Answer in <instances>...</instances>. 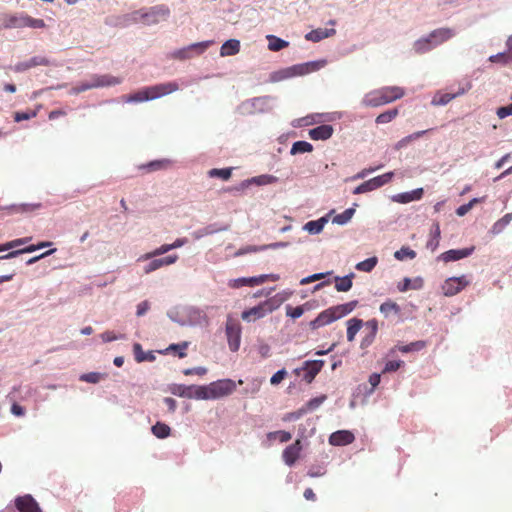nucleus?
Here are the masks:
<instances>
[{"label":"nucleus","instance_id":"nucleus-1","mask_svg":"<svg viewBox=\"0 0 512 512\" xmlns=\"http://www.w3.org/2000/svg\"><path fill=\"white\" fill-rule=\"evenodd\" d=\"M405 95L403 88L398 86H386L367 93L362 99V105L366 107H378L402 98Z\"/></svg>","mask_w":512,"mask_h":512},{"label":"nucleus","instance_id":"nucleus-2","mask_svg":"<svg viewBox=\"0 0 512 512\" xmlns=\"http://www.w3.org/2000/svg\"><path fill=\"white\" fill-rule=\"evenodd\" d=\"M455 34V31L451 28H438L430 32L426 37H422L415 41L413 48L417 54H424L431 49L447 42L453 38Z\"/></svg>","mask_w":512,"mask_h":512},{"label":"nucleus","instance_id":"nucleus-3","mask_svg":"<svg viewBox=\"0 0 512 512\" xmlns=\"http://www.w3.org/2000/svg\"><path fill=\"white\" fill-rule=\"evenodd\" d=\"M170 15V10L165 5H157L148 9H140L128 15V20L133 23L141 22L144 25H155L166 20Z\"/></svg>","mask_w":512,"mask_h":512},{"label":"nucleus","instance_id":"nucleus-4","mask_svg":"<svg viewBox=\"0 0 512 512\" xmlns=\"http://www.w3.org/2000/svg\"><path fill=\"white\" fill-rule=\"evenodd\" d=\"M279 306V303H277L274 299H268L263 302H261L259 305L252 307L250 309H247L242 312L241 318L244 321H255L257 319L263 318L268 313H271L275 309H277Z\"/></svg>","mask_w":512,"mask_h":512},{"label":"nucleus","instance_id":"nucleus-5","mask_svg":"<svg viewBox=\"0 0 512 512\" xmlns=\"http://www.w3.org/2000/svg\"><path fill=\"white\" fill-rule=\"evenodd\" d=\"M121 81L111 75H93L88 81L81 82L77 86L74 87V91L76 93H81L89 89L104 87V86H112L119 84Z\"/></svg>","mask_w":512,"mask_h":512},{"label":"nucleus","instance_id":"nucleus-6","mask_svg":"<svg viewBox=\"0 0 512 512\" xmlns=\"http://www.w3.org/2000/svg\"><path fill=\"white\" fill-rule=\"evenodd\" d=\"M225 333L228 341L229 349L232 352H236L239 350L240 342H241V326L236 321L231 319L230 317L227 319Z\"/></svg>","mask_w":512,"mask_h":512},{"label":"nucleus","instance_id":"nucleus-7","mask_svg":"<svg viewBox=\"0 0 512 512\" xmlns=\"http://www.w3.org/2000/svg\"><path fill=\"white\" fill-rule=\"evenodd\" d=\"M393 176H394L393 172H387L385 174L371 178V179L363 182L359 186H357L354 189L353 194H362V193L370 192L377 188H380L383 185L389 183L392 180Z\"/></svg>","mask_w":512,"mask_h":512},{"label":"nucleus","instance_id":"nucleus-8","mask_svg":"<svg viewBox=\"0 0 512 512\" xmlns=\"http://www.w3.org/2000/svg\"><path fill=\"white\" fill-rule=\"evenodd\" d=\"M309 72V64L294 65L271 73L270 80L279 82L297 75H304Z\"/></svg>","mask_w":512,"mask_h":512},{"label":"nucleus","instance_id":"nucleus-9","mask_svg":"<svg viewBox=\"0 0 512 512\" xmlns=\"http://www.w3.org/2000/svg\"><path fill=\"white\" fill-rule=\"evenodd\" d=\"M469 284L470 280H468L464 275L460 277H451L444 282L442 290L445 296H454Z\"/></svg>","mask_w":512,"mask_h":512},{"label":"nucleus","instance_id":"nucleus-10","mask_svg":"<svg viewBox=\"0 0 512 512\" xmlns=\"http://www.w3.org/2000/svg\"><path fill=\"white\" fill-rule=\"evenodd\" d=\"M214 399L232 394L236 390V383L231 379H222L210 383Z\"/></svg>","mask_w":512,"mask_h":512},{"label":"nucleus","instance_id":"nucleus-11","mask_svg":"<svg viewBox=\"0 0 512 512\" xmlns=\"http://www.w3.org/2000/svg\"><path fill=\"white\" fill-rule=\"evenodd\" d=\"M470 88H471V84L467 83V85L465 87H460L455 93L437 92L433 96V98L431 100V104L433 106H443V105H446L450 101L455 99L456 97L464 95L468 90H470Z\"/></svg>","mask_w":512,"mask_h":512},{"label":"nucleus","instance_id":"nucleus-12","mask_svg":"<svg viewBox=\"0 0 512 512\" xmlns=\"http://www.w3.org/2000/svg\"><path fill=\"white\" fill-rule=\"evenodd\" d=\"M151 100L168 95L179 89V85L176 82L160 83L147 87Z\"/></svg>","mask_w":512,"mask_h":512},{"label":"nucleus","instance_id":"nucleus-13","mask_svg":"<svg viewBox=\"0 0 512 512\" xmlns=\"http://www.w3.org/2000/svg\"><path fill=\"white\" fill-rule=\"evenodd\" d=\"M302 451V443L301 440L297 439L294 443L287 446L283 453L282 458L286 465L293 466L296 461L299 459Z\"/></svg>","mask_w":512,"mask_h":512},{"label":"nucleus","instance_id":"nucleus-14","mask_svg":"<svg viewBox=\"0 0 512 512\" xmlns=\"http://www.w3.org/2000/svg\"><path fill=\"white\" fill-rule=\"evenodd\" d=\"M15 506L20 512H41L38 503L31 495L18 497Z\"/></svg>","mask_w":512,"mask_h":512},{"label":"nucleus","instance_id":"nucleus-15","mask_svg":"<svg viewBox=\"0 0 512 512\" xmlns=\"http://www.w3.org/2000/svg\"><path fill=\"white\" fill-rule=\"evenodd\" d=\"M49 65H50V61L46 57L35 56L27 61H22V62L17 63L14 66V71L15 72H24V71L34 68L36 66H49Z\"/></svg>","mask_w":512,"mask_h":512},{"label":"nucleus","instance_id":"nucleus-16","mask_svg":"<svg viewBox=\"0 0 512 512\" xmlns=\"http://www.w3.org/2000/svg\"><path fill=\"white\" fill-rule=\"evenodd\" d=\"M474 249V246L463 249H451L442 253L440 255V258L444 262L457 261L470 256L473 253Z\"/></svg>","mask_w":512,"mask_h":512},{"label":"nucleus","instance_id":"nucleus-17","mask_svg":"<svg viewBox=\"0 0 512 512\" xmlns=\"http://www.w3.org/2000/svg\"><path fill=\"white\" fill-rule=\"evenodd\" d=\"M355 437L352 432L340 430L332 433L329 437V443L334 446H344L351 444Z\"/></svg>","mask_w":512,"mask_h":512},{"label":"nucleus","instance_id":"nucleus-18","mask_svg":"<svg viewBox=\"0 0 512 512\" xmlns=\"http://www.w3.org/2000/svg\"><path fill=\"white\" fill-rule=\"evenodd\" d=\"M365 333L366 335L362 339L361 346L368 347L370 346L378 332V321L376 319H370L365 324Z\"/></svg>","mask_w":512,"mask_h":512},{"label":"nucleus","instance_id":"nucleus-19","mask_svg":"<svg viewBox=\"0 0 512 512\" xmlns=\"http://www.w3.org/2000/svg\"><path fill=\"white\" fill-rule=\"evenodd\" d=\"M323 365L324 361L322 360L306 361L303 367V370L305 371L304 379L310 383L321 371Z\"/></svg>","mask_w":512,"mask_h":512},{"label":"nucleus","instance_id":"nucleus-20","mask_svg":"<svg viewBox=\"0 0 512 512\" xmlns=\"http://www.w3.org/2000/svg\"><path fill=\"white\" fill-rule=\"evenodd\" d=\"M423 188H417L410 192L399 193L393 196L392 200L398 203L406 204L412 201L420 200L423 197Z\"/></svg>","mask_w":512,"mask_h":512},{"label":"nucleus","instance_id":"nucleus-21","mask_svg":"<svg viewBox=\"0 0 512 512\" xmlns=\"http://www.w3.org/2000/svg\"><path fill=\"white\" fill-rule=\"evenodd\" d=\"M333 134V127L328 124L317 126L309 131L312 140H327Z\"/></svg>","mask_w":512,"mask_h":512},{"label":"nucleus","instance_id":"nucleus-22","mask_svg":"<svg viewBox=\"0 0 512 512\" xmlns=\"http://www.w3.org/2000/svg\"><path fill=\"white\" fill-rule=\"evenodd\" d=\"M336 320L330 308L322 311L313 321L310 322L312 329H318Z\"/></svg>","mask_w":512,"mask_h":512},{"label":"nucleus","instance_id":"nucleus-23","mask_svg":"<svg viewBox=\"0 0 512 512\" xmlns=\"http://www.w3.org/2000/svg\"><path fill=\"white\" fill-rule=\"evenodd\" d=\"M336 33L334 28L326 29V28H318L310 31L306 34L305 38L309 41L319 42L325 38L333 36Z\"/></svg>","mask_w":512,"mask_h":512},{"label":"nucleus","instance_id":"nucleus-24","mask_svg":"<svg viewBox=\"0 0 512 512\" xmlns=\"http://www.w3.org/2000/svg\"><path fill=\"white\" fill-rule=\"evenodd\" d=\"M50 245H52L51 242H40L37 245H30V246L25 247L23 249L11 251V252H9L6 255L0 256V260H2V259H11V258H14V257L18 256L19 254H23V253H31V252H34V251H36L38 249H41V248H44V247H48Z\"/></svg>","mask_w":512,"mask_h":512},{"label":"nucleus","instance_id":"nucleus-25","mask_svg":"<svg viewBox=\"0 0 512 512\" xmlns=\"http://www.w3.org/2000/svg\"><path fill=\"white\" fill-rule=\"evenodd\" d=\"M133 353H134L135 360L138 363H141L144 361L153 362L156 359V357L152 351L144 352L140 343H134Z\"/></svg>","mask_w":512,"mask_h":512},{"label":"nucleus","instance_id":"nucleus-26","mask_svg":"<svg viewBox=\"0 0 512 512\" xmlns=\"http://www.w3.org/2000/svg\"><path fill=\"white\" fill-rule=\"evenodd\" d=\"M363 325V321L358 318H352L347 321V340L349 342L354 341L356 334L360 331Z\"/></svg>","mask_w":512,"mask_h":512},{"label":"nucleus","instance_id":"nucleus-27","mask_svg":"<svg viewBox=\"0 0 512 512\" xmlns=\"http://www.w3.org/2000/svg\"><path fill=\"white\" fill-rule=\"evenodd\" d=\"M240 42L236 39L227 40L220 49L221 56H232L239 52Z\"/></svg>","mask_w":512,"mask_h":512},{"label":"nucleus","instance_id":"nucleus-28","mask_svg":"<svg viewBox=\"0 0 512 512\" xmlns=\"http://www.w3.org/2000/svg\"><path fill=\"white\" fill-rule=\"evenodd\" d=\"M268 278H271L272 280H277L278 276L276 275H260L258 277H251V278H241L236 280V282L240 285H259L264 283ZM239 285H236L238 287Z\"/></svg>","mask_w":512,"mask_h":512},{"label":"nucleus","instance_id":"nucleus-29","mask_svg":"<svg viewBox=\"0 0 512 512\" xmlns=\"http://www.w3.org/2000/svg\"><path fill=\"white\" fill-rule=\"evenodd\" d=\"M26 19H27L26 14H22L19 16H9L4 23V27L5 28H24L27 25Z\"/></svg>","mask_w":512,"mask_h":512},{"label":"nucleus","instance_id":"nucleus-30","mask_svg":"<svg viewBox=\"0 0 512 512\" xmlns=\"http://www.w3.org/2000/svg\"><path fill=\"white\" fill-rule=\"evenodd\" d=\"M380 312L385 316L389 317L390 315H399L401 312L400 306L391 300H388L380 305Z\"/></svg>","mask_w":512,"mask_h":512},{"label":"nucleus","instance_id":"nucleus-31","mask_svg":"<svg viewBox=\"0 0 512 512\" xmlns=\"http://www.w3.org/2000/svg\"><path fill=\"white\" fill-rule=\"evenodd\" d=\"M353 274L344 277H335V288L339 292H347L352 287Z\"/></svg>","mask_w":512,"mask_h":512},{"label":"nucleus","instance_id":"nucleus-32","mask_svg":"<svg viewBox=\"0 0 512 512\" xmlns=\"http://www.w3.org/2000/svg\"><path fill=\"white\" fill-rule=\"evenodd\" d=\"M440 240V226L438 223L433 225V228L430 232V239L427 242V248L431 251H435L439 245Z\"/></svg>","mask_w":512,"mask_h":512},{"label":"nucleus","instance_id":"nucleus-33","mask_svg":"<svg viewBox=\"0 0 512 512\" xmlns=\"http://www.w3.org/2000/svg\"><path fill=\"white\" fill-rule=\"evenodd\" d=\"M152 433L154 436H156L159 439L167 438L171 433V428L162 422H157L155 425L151 428Z\"/></svg>","mask_w":512,"mask_h":512},{"label":"nucleus","instance_id":"nucleus-34","mask_svg":"<svg viewBox=\"0 0 512 512\" xmlns=\"http://www.w3.org/2000/svg\"><path fill=\"white\" fill-rule=\"evenodd\" d=\"M326 222L324 218L309 221L304 225V230L308 231L310 234H318L323 230Z\"/></svg>","mask_w":512,"mask_h":512},{"label":"nucleus","instance_id":"nucleus-35","mask_svg":"<svg viewBox=\"0 0 512 512\" xmlns=\"http://www.w3.org/2000/svg\"><path fill=\"white\" fill-rule=\"evenodd\" d=\"M268 39V48L271 51H280L283 48L288 47L289 43L281 38H278L274 35L267 36Z\"/></svg>","mask_w":512,"mask_h":512},{"label":"nucleus","instance_id":"nucleus-36","mask_svg":"<svg viewBox=\"0 0 512 512\" xmlns=\"http://www.w3.org/2000/svg\"><path fill=\"white\" fill-rule=\"evenodd\" d=\"M194 397L201 400L214 399L210 384L206 386H198L194 390Z\"/></svg>","mask_w":512,"mask_h":512},{"label":"nucleus","instance_id":"nucleus-37","mask_svg":"<svg viewBox=\"0 0 512 512\" xmlns=\"http://www.w3.org/2000/svg\"><path fill=\"white\" fill-rule=\"evenodd\" d=\"M425 346L426 343L424 341H415L407 345H398L395 347V349L400 351L401 353H409L412 351H419L423 349Z\"/></svg>","mask_w":512,"mask_h":512},{"label":"nucleus","instance_id":"nucleus-38","mask_svg":"<svg viewBox=\"0 0 512 512\" xmlns=\"http://www.w3.org/2000/svg\"><path fill=\"white\" fill-rule=\"evenodd\" d=\"M313 150V146L306 141H297L293 143L290 153L292 155L300 154V153H306L311 152Z\"/></svg>","mask_w":512,"mask_h":512},{"label":"nucleus","instance_id":"nucleus-39","mask_svg":"<svg viewBox=\"0 0 512 512\" xmlns=\"http://www.w3.org/2000/svg\"><path fill=\"white\" fill-rule=\"evenodd\" d=\"M399 114V111L397 108L385 111L381 114H379L376 117V123L377 124H385L391 122L393 119H395Z\"/></svg>","mask_w":512,"mask_h":512},{"label":"nucleus","instance_id":"nucleus-40","mask_svg":"<svg viewBox=\"0 0 512 512\" xmlns=\"http://www.w3.org/2000/svg\"><path fill=\"white\" fill-rule=\"evenodd\" d=\"M378 262V259L377 257H371V258H368L364 261H361L359 262L357 265H356V269L359 270V271H363V272H370L374 269V267L376 266Z\"/></svg>","mask_w":512,"mask_h":512},{"label":"nucleus","instance_id":"nucleus-41","mask_svg":"<svg viewBox=\"0 0 512 512\" xmlns=\"http://www.w3.org/2000/svg\"><path fill=\"white\" fill-rule=\"evenodd\" d=\"M207 47V44L204 43H197L191 45L188 49H181L176 52H174L173 56L178 59H186L189 57L188 51L191 49H200V51H203Z\"/></svg>","mask_w":512,"mask_h":512},{"label":"nucleus","instance_id":"nucleus-42","mask_svg":"<svg viewBox=\"0 0 512 512\" xmlns=\"http://www.w3.org/2000/svg\"><path fill=\"white\" fill-rule=\"evenodd\" d=\"M354 213H355L354 208H348L345 211H343L342 213L336 215L334 217V222L337 224H340V225L346 224L348 221L351 220Z\"/></svg>","mask_w":512,"mask_h":512},{"label":"nucleus","instance_id":"nucleus-43","mask_svg":"<svg viewBox=\"0 0 512 512\" xmlns=\"http://www.w3.org/2000/svg\"><path fill=\"white\" fill-rule=\"evenodd\" d=\"M170 250H172L170 247V244H163L160 247L156 248L155 250H153L149 253H146L144 256H142L140 258V260L141 259L147 260V259H151L156 256H160V255H163V254L169 252Z\"/></svg>","mask_w":512,"mask_h":512},{"label":"nucleus","instance_id":"nucleus-44","mask_svg":"<svg viewBox=\"0 0 512 512\" xmlns=\"http://www.w3.org/2000/svg\"><path fill=\"white\" fill-rule=\"evenodd\" d=\"M280 244L279 243H274V244H270V245H263V246H247L245 248H242L240 249L236 255H243V254H246V253H252V252H258V251H262V250H265L267 248H276L278 247Z\"/></svg>","mask_w":512,"mask_h":512},{"label":"nucleus","instance_id":"nucleus-45","mask_svg":"<svg viewBox=\"0 0 512 512\" xmlns=\"http://www.w3.org/2000/svg\"><path fill=\"white\" fill-rule=\"evenodd\" d=\"M79 379L83 382L96 384L104 379V375L98 372H90L82 374Z\"/></svg>","mask_w":512,"mask_h":512},{"label":"nucleus","instance_id":"nucleus-46","mask_svg":"<svg viewBox=\"0 0 512 512\" xmlns=\"http://www.w3.org/2000/svg\"><path fill=\"white\" fill-rule=\"evenodd\" d=\"M394 257L398 260L404 259H414L416 257V252L409 247H402L400 250L396 251Z\"/></svg>","mask_w":512,"mask_h":512},{"label":"nucleus","instance_id":"nucleus-47","mask_svg":"<svg viewBox=\"0 0 512 512\" xmlns=\"http://www.w3.org/2000/svg\"><path fill=\"white\" fill-rule=\"evenodd\" d=\"M147 100H151V98L149 96V91L147 88H145L141 91H138V92L134 93L133 95H130L127 98L128 102H142V101H147Z\"/></svg>","mask_w":512,"mask_h":512},{"label":"nucleus","instance_id":"nucleus-48","mask_svg":"<svg viewBox=\"0 0 512 512\" xmlns=\"http://www.w3.org/2000/svg\"><path fill=\"white\" fill-rule=\"evenodd\" d=\"M232 169L231 168H224V169H211L208 172V175L210 177H219L223 180H228L231 177Z\"/></svg>","mask_w":512,"mask_h":512},{"label":"nucleus","instance_id":"nucleus-49","mask_svg":"<svg viewBox=\"0 0 512 512\" xmlns=\"http://www.w3.org/2000/svg\"><path fill=\"white\" fill-rule=\"evenodd\" d=\"M480 200L478 198H473L472 200H470L468 203L466 204H463L461 206H459L457 209H456V214L460 217L462 216H465L472 208L475 204H477Z\"/></svg>","mask_w":512,"mask_h":512},{"label":"nucleus","instance_id":"nucleus-50","mask_svg":"<svg viewBox=\"0 0 512 512\" xmlns=\"http://www.w3.org/2000/svg\"><path fill=\"white\" fill-rule=\"evenodd\" d=\"M268 438L269 439L278 438L280 442L284 443V442L290 441L292 438V435L290 432L280 430V431L270 432L268 434Z\"/></svg>","mask_w":512,"mask_h":512},{"label":"nucleus","instance_id":"nucleus-51","mask_svg":"<svg viewBox=\"0 0 512 512\" xmlns=\"http://www.w3.org/2000/svg\"><path fill=\"white\" fill-rule=\"evenodd\" d=\"M187 347H188V343L187 342H182V343H179V344H171L165 350V352L172 351V350H177V351H179L178 356L180 358H184L187 355V353L185 352Z\"/></svg>","mask_w":512,"mask_h":512},{"label":"nucleus","instance_id":"nucleus-52","mask_svg":"<svg viewBox=\"0 0 512 512\" xmlns=\"http://www.w3.org/2000/svg\"><path fill=\"white\" fill-rule=\"evenodd\" d=\"M304 313V309L302 306H297V307H292L290 305H287L286 306V315L293 318V319H297L299 317H301Z\"/></svg>","mask_w":512,"mask_h":512},{"label":"nucleus","instance_id":"nucleus-53","mask_svg":"<svg viewBox=\"0 0 512 512\" xmlns=\"http://www.w3.org/2000/svg\"><path fill=\"white\" fill-rule=\"evenodd\" d=\"M253 181L257 183L258 185H266L271 184L277 181V178L272 175H261L258 177L253 178Z\"/></svg>","mask_w":512,"mask_h":512},{"label":"nucleus","instance_id":"nucleus-54","mask_svg":"<svg viewBox=\"0 0 512 512\" xmlns=\"http://www.w3.org/2000/svg\"><path fill=\"white\" fill-rule=\"evenodd\" d=\"M330 273L331 272L316 273V274L310 275L308 277H305V278L301 279L300 284L301 285H306V284H309L311 282L321 280V279L325 278L326 275H329Z\"/></svg>","mask_w":512,"mask_h":512},{"label":"nucleus","instance_id":"nucleus-55","mask_svg":"<svg viewBox=\"0 0 512 512\" xmlns=\"http://www.w3.org/2000/svg\"><path fill=\"white\" fill-rule=\"evenodd\" d=\"M26 21H27L26 27L44 28L46 26L44 20L33 18V17L29 16V15H27Z\"/></svg>","mask_w":512,"mask_h":512},{"label":"nucleus","instance_id":"nucleus-56","mask_svg":"<svg viewBox=\"0 0 512 512\" xmlns=\"http://www.w3.org/2000/svg\"><path fill=\"white\" fill-rule=\"evenodd\" d=\"M124 338H125V335H123V334L116 335L113 331H105L101 334V339L104 342H111L114 340L124 339Z\"/></svg>","mask_w":512,"mask_h":512},{"label":"nucleus","instance_id":"nucleus-57","mask_svg":"<svg viewBox=\"0 0 512 512\" xmlns=\"http://www.w3.org/2000/svg\"><path fill=\"white\" fill-rule=\"evenodd\" d=\"M161 267H163L161 259H154L145 266L144 272L149 274Z\"/></svg>","mask_w":512,"mask_h":512},{"label":"nucleus","instance_id":"nucleus-58","mask_svg":"<svg viewBox=\"0 0 512 512\" xmlns=\"http://www.w3.org/2000/svg\"><path fill=\"white\" fill-rule=\"evenodd\" d=\"M325 399H326V396L315 397L313 399H310L307 402L305 409H307V411L308 410H314L317 407H319L324 402Z\"/></svg>","mask_w":512,"mask_h":512},{"label":"nucleus","instance_id":"nucleus-59","mask_svg":"<svg viewBox=\"0 0 512 512\" xmlns=\"http://www.w3.org/2000/svg\"><path fill=\"white\" fill-rule=\"evenodd\" d=\"M21 245H24L21 238L9 241L5 244H0V252L10 250Z\"/></svg>","mask_w":512,"mask_h":512},{"label":"nucleus","instance_id":"nucleus-60","mask_svg":"<svg viewBox=\"0 0 512 512\" xmlns=\"http://www.w3.org/2000/svg\"><path fill=\"white\" fill-rule=\"evenodd\" d=\"M403 364V361H388L386 364H385V367L383 369V373H386V372H394V371H397Z\"/></svg>","mask_w":512,"mask_h":512},{"label":"nucleus","instance_id":"nucleus-61","mask_svg":"<svg viewBox=\"0 0 512 512\" xmlns=\"http://www.w3.org/2000/svg\"><path fill=\"white\" fill-rule=\"evenodd\" d=\"M287 375V372L285 369H281L277 371L270 379V383L272 385H278Z\"/></svg>","mask_w":512,"mask_h":512},{"label":"nucleus","instance_id":"nucleus-62","mask_svg":"<svg viewBox=\"0 0 512 512\" xmlns=\"http://www.w3.org/2000/svg\"><path fill=\"white\" fill-rule=\"evenodd\" d=\"M496 114L500 119L512 115V103L508 106L499 107L496 111Z\"/></svg>","mask_w":512,"mask_h":512},{"label":"nucleus","instance_id":"nucleus-63","mask_svg":"<svg viewBox=\"0 0 512 512\" xmlns=\"http://www.w3.org/2000/svg\"><path fill=\"white\" fill-rule=\"evenodd\" d=\"M258 353L262 358H268L271 355V348L266 343H260L258 345Z\"/></svg>","mask_w":512,"mask_h":512},{"label":"nucleus","instance_id":"nucleus-64","mask_svg":"<svg viewBox=\"0 0 512 512\" xmlns=\"http://www.w3.org/2000/svg\"><path fill=\"white\" fill-rule=\"evenodd\" d=\"M150 309V303L147 300L140 302L137 305L136 315L143 316Z\"/></svg>","mask_w":512,"mask_h":512}]
</instances>
